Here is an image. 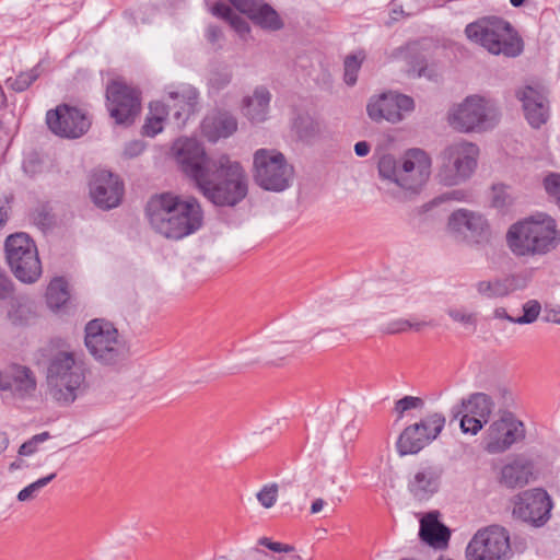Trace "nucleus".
I'll use <instances>...</instances> for the list:
<instances>
[{
  "mask_svg": "<svg viewBox=\"0 0 560 560\" xmlns=\"http://www.w3.org/2000/svg\"><path fill=\"white\" fill-rule=\"evenodd\" d=\"M9 446V438L7 433L0 432V454H2Z\"/></svg>",
  "mask_w": 560,
  "mask_h": 560,
  "instance_id": "60",
  "label": "nucleus"
},
{
  "mask_svg": "<svg viewBox=\"0 0 560 560\" xmlns=\"http://www.w3.org/2000/svg\"><path fill=\"white\" fill-rule=\"evenodd\" d=\"M420 538L433 547H444L451 536L450 529L439 521L438 512H430L420 520Z\"/></svg>",
  "mask_w": 560,
  "mask_h": 560,
  "instance_id": "27",
  "label": "nucleus"
},
{
  "mask_svg": "<svg viewBox=\"0 0 560 560\" xmlns=\"http://www.w3.org/2000/svg\"><path fill=\"white\" fill-rule=\"evenodd\" d=\"M423 405L424 401L420 397L405 396L395 402V411L398 413L399 418H401L406 411L422 408Z\"/></svg>",
  "mask_w": 560,
  "mask_h": 560,
  "instance_id": "44",
  "label": "nucleus"
},
{
  "mask_svg": "<svg viewBox=\"0 0 560 560\" xmlns=\"http://www.w3.org/2000/svg\"><path fill=\"white\" fill-rule=\"evenodd\" d=\"M412 326L409 329H415L417 331L421 330L424 326L429 325L427 322H411Z\"/></svg>",
  "mask_w": 560,
  "mask_h": 560,
  "instance_id": "62",
  "label": "nucleus"
},
{
  "mask_svg": "<svg viewBox=\"0 0 560 560\" xmlns=\"http://www.w3.org/2000/svg\"><path fill=\"white\" fill-rule=\"evenodd\" d=\"M170 96L176 101L175 106L178 107L174 113V118L177 121L182 120L184 122V120L195 110V105L197 103L196 91H189L187 95L178 92H172L170 93Z\"/></svg>",
  "mask_w": 560,
  "mask_h": 560,
  "instance_id": "33",
  "label": "nucleus"
},
{
  "mask_svg": "<svg viewBox=\"0 0 560 560\" xmlns=\"http://www.w3.org/2000/svg\"><path fill=\"white\" fill-rule=\"evenodd\" d=\"M371 151V145L366 141H359L354 144V152L358 156L364 158Z\"/></svg>",
  "mask_w": 560,
  "mask_h": 560,
  "instance_id": "54",
  "label": "nucleus"
},
{
  "mask_svg": "<svg viewBox=\"0 0 560 560\" xmlns=\"http://www.w3.org/2000/svg\"><path fill=\"white\" fill-rule=\"evenodd\" d=\"M278 498V486L276 483H270L264 486L260 491L257 493L258 502L266 509H270L275 505Z\"/></svg>",
  "mask_w": 560,
  "mask_h": 560,
  "instance_id": "42",
  "label": "nucleus"
},
{
  "mask_svg": "<svg viewBox=\"0 0 560 560\" xmlns=\"http://www.w3.org/2000/svg\"><path fill=\"white\" fill-rule=\"evenodd\" d=\"M460 429L464 433L476 435L487 422L468 412H462Z\"/></svg>",
  "mask_w": 560,
  "mask_h": 560,
  "instance_id": "43",
  "label": "nucleus"
},
{
  "mask_svg": "<svg viewBox=\"0 0 560 560\" xmlns=\"http://www.w3.org/2000/svg\"><path fill=\"white\" fill-rule=\"evenodd\" d=\"M509 187L503 184L492 186V206L503 209L512 203V197L508 191Z\"/></svg>",
  "mask_w": 560,
  "mask_h": 560,
  "instance_id": "40",
  "label": "nucleus"
},
{
  "mask_svg": "<svg viewBox=\"0 0 560 560\" xmlns=\"http://www.w3.org/2000/svg\"><path fill=\"white\" fill-rule=\"evenodd\" d=\"M164 128V122L159 120L158 118H152L147 116L145 122L142 126V135L147 137H154L159 132H161Z\"/></svg>",
  "mask_w": 560,
  "mask_h": 560,
  "instance_id": "45",
  "label": "nucleus"
},
{
  "mask_svg": "<svg viewBox=\"0 0 560 560\" xmlns=\"http://www.w3.org/2000/svg\"><path fill=\"white\" fill-rule=\"evenodd\" d=\"M269 549L275 552H285V553L292 552L294 550L293 546L281 544V542H276V541H273V544L271 546H269Z\"/></svg>",
  "mask_w": 560,
  "mask_h": 560,
  "instance_id": "56",
  "label": "nucleus"
},
{
  "mask_svg": "<svg viewBox=\"0 0 560 560\" xmlns=\"http://www.w3.org/2000/svg\"><path fill=\"white\" fill-rule=\"evenodd\" d=\"M167 115H168V109L165 104H163L160 101L150 103L148 116H150L152 118H158L159 120L164 122Z\"/></svg>",
  "mask_w": 560,
  "mask_h": 560,
  "instance_id": "46",
  "label": "nucleus"
},
{
  "mask_svg": "<svg viewBox=\"0 0 560 560\" xmlns=\"http://www.w3.org/2000/svg\"><path fill=\"white\" fill-rule=\"evenodd\" d=\"M5 256L14 276L33 283L42 275V264L35 243L25 233H15L5 240Z\"/></svg>",
  "mask_w": 560,
  "mask_h": 560,
  "instance_id": "11",
  "label": "nucleus"
},
{
  "mask_svg": "<svg viewBox=\"0 0 560 560\" xmlns=\"http://www.w3.org/2000/svg\"><path fill=\"white\" fill-rule=\"evenodd\" d=\"M505 242L517 258L541 257L559 246L560 229L555 218L540 212L510 225Z\"/></svg>",
  "mask_w": 560,
  "mask_h": 560,
  "instance_id": "3",
  "label": "nucleus"
},
{
  "mask_svg": "<svg viewBox=\"0 0 560 560\" xmlns=\"http://www.w3.org/2000/svg\"><path fill=\"white\" fill-rule=\"evenodd\" d=\"M325 506V501L323 499H316L313 501L311 505V513L316 514L319 513Z\"/></svg>",
  "mask_w": 560,
  "mask_h": 560,
  "instance_id": "58",
  "label": "nucleus"
},
{
  "mask_svg": "<svg viewBox=\"0 0 560 560\" xmlns=\"http://www.w3.org/2000/svg\"><path fill=\"white\" fill-rule=\"evenodd\" d=\"M174 148L182 171L211 203L233 208L246 198L249 180L240 161L226 153L208 156L195 139H179Z\"/></svg>",
  "mask_w": 560,
  "mask_h": 560,
  "instance_id": "1",
  "label": "nucleus"
},
{
  "mask_svg": "<svg viewBox=\"0 0 560 560\" xmlns=\"http://www.w3.org/2000/svg\"><path fill=\"white\" fill-rule=\"evenodd\" d=\"M428 435H425L420 427L415 423L407 427L397 441V451L400 455L416 454L424 446L430 444Z\"/></svg>",
  "mask_w": 560,
  "mask_h": 560,
  "instance_id": "31",
  "label": "nucleus"
},
{
  "mask_svg": "<svg viewBox=\"0 0 560 560\" xmlns=\"http://www.w3.org/2000/svg\"><path fill=\"white\" fill-rule=\"evenodd\" d=\"M84 343L90 354L103 365H118L128 357V347L117 328L103 319L86 324Z\"/></svg>",
  "mask_w": 560,
  "mask_h": 560,
  "instance_id": "7",
  "label": "nucleus"
},
{
  "mask_svg": "<svg viewBox=\"0 0 560 560\" xmlns=\"http://www.w3.org/2000/svg\"><path fill=\"white\" fill-rule=\"evenodd\" d=\"M541 311L540 303L536 300H529L523 305V315L516 317L515 324H532L534 323Z\"/></svg>",
  "mask_w": 560,
  "mask_h": 560,
  "instance_id": "39",
  "label": "nucleus"
},
{
  "mask_svg": "<svg viewBox=\"0 0 560 560\" xmlns=\"http://www.w3.org/2000/svg\"><path fill=\"white\" fill-rule=\"evenodd\" d=\"M122 192V183L113 173L105 170L92 173L90 195L98 208L108 210L117 207L121 201Z\"/></svg>",
  "mask_w": 560,
  "mask_h": 560,
  "instance_id": "19",
  "label": "nucleus"
},
{
  "mask_svg": "<svg viewBox=\"0 0 560 560\" xmlns=\"http://www.w3.org/2000/svg\"><path fill=\"white\" fill-rule=\"evenodd\" d=\"M413 109L412 97L394 92L372 97L366 106L368 115L372 120L376 122L386 120L392 124L401 121L405 114L411 113Z\"/></svg>",
  "mask_w": 560,
  "mask_h": 560,
  "instance_id": "18",
  "label": "nucleus"
},
{
  "mask_svg": "<svg viewBox=\"0 0 560 560\" xmlns=\"http://www.w3.org/2000/svg\"><path fill=\"white\" fill-rule=\"evenodd\" d=\"M293 127L301 139H308L318 131V125L310 116H299Z\"/></svg>",
  "mask_w": 560,
  "mask_h": 560,
  "instance_id": "38",
  "label": "nucleus"
},
{
  "mask_svg": "<svg viewBox=\"0 0 560 560\" xmlns=\"http://www.w3.org/2000/svg\"><path fill=\"white\" fill-rule=\"evenodd\" d=\"M145 211L152 229L172 240L188 236L202 225V209L194 197L160 194L149 200Z\"/></svg>",
  "mask_w": 560,
  "mask_h": 560,
  "instance_id": "2",
  "label": "nucleus"
},
{
  "mask_svg": "<svg viewBox=\"0 0 560 560\" xmlns=\"http://www.w3.org/2000/svg\"><path fill=\"white\" fill-rule=\"evenodd\" d=\"M88 366L75 352L60 350L47 364V394L59 406H70L85 392Z\"/></svg>",
  "mask_w": 560,
  "mask_h": 560,
  "instance_id": "5",
  "label": "nucleus"
},
{
  "mask_svg": "<svg viewBox=\"0 0 560 560\" xmlns=\"http://www.w3.org/2000/svg\"><path fill=\"white\" fill-rule=\"evenodd\" d=\"M237 119L226 110L208 114L201 124V132L210 142L231 137L237 130Z\"/></svg>",
  "mask_w": 560,
  "mask_h": 560,
  "instance_id": "23",
  "label": "nucleus"
},
{
  "mask_svg": "<svg viewBox=\"0 0 560 560\" xmlns=\"http://www.w3.org/2000/svg\"><path fill=\"white\" fill-rule=\"evenodd\" d=\"M479 156L477 144L459 140L448 144L440 155L436 177L445 186H455L469 179L475 173Z\"/></svg>",
  "mask_w": 560,
  "mask_h": 560,
  "instance_id": "9",
  "label": "nucleus"
},
{
  "mask_svg": "<svg viewBox=\"0 0 560 560\" xmlns=\"http://www.w3.org/2000/svg\"><path fill=\"white\" fill-rule=\"evenodd\" d=\"M494 317L500 319H506L511 323H515L516 317H513L508 314L504 307H498L494 310Z\"/></svg>",
  "mask_w": 560,
  "mask_h": 560,
  "instance_id": "57",
  "label": "nucleus"
},
{
  "mask_svg": "<svg viewBox=\"0 0 560 560\" xmlns=\"http://www.w3.org/2000/svg\"><path fill=\"white\" fill-rule=\"evenodd\" d=\"M36 317L35 304L25 296L15 298L8 305L5 318L13 327H27L35 322Z\"/></svg>",
  "mask_w": 560,
  "mask_h": 560,
  "instance_id": "28",
  "label": "nucleus"
},
{
  "mask_svg": "<svg viewBox=\"0 0 560 560\" xmlns=\"http://www.w3.org/2000/svg\"><path fill=\"white\" fill-rule=\"evenodd\" d=\"M441 470L433 466L419 469L409 480L408 489L417 500H427L440 487Z\"/></svg>",
  "mask_w": 560,
  "mask_h": 560,
  "instance_id": "26",
  "label": "nucleus"
},
{
  "mask_svg": "<svg viewBox=\"0 0 560 560\" xmlns=\"http://www.w3.org/2000/svg\"><path fill=\"white\" fill-rule=\"evenodd\" d=\"M494 402L492 398L485 393H472L467 398L462 399L458 410L455 416L462 412H468L472 416L480 418L482 421L488 422L493 411Z\"/></svg>",
  "mask_w": 560,
  "mask_h": 560,
  "instance_id": "30",
  "label": "nucleus"
},
{
  "mask_svg": "<svg viewBox=\"0 0 560 560\" xmlns=\"http://www.w3.org/2000/svg\"><path fill=\"white\" fill-rule=\"evenodd\" d=\"M467 560H510L513 551L509 532L499 525L483 527L466 547Z\"/></svg>",
  "mask_w": 560,
  "mask_h": 560,
  "instance_id": "12",
  "label": "nucleus"
},
{
  "mask_svg": "<svg viewBox=\"0 0 560 560\" xmlns=\"http://www.w3.org/2000/svg\"><path fill=\"white\" fill-rule=\"evenodd\" d=\"M294 168L283 153L273 149H258L253 155L255 183L268 191H283L290 187Z\"/></svg>",
  "mask_w": 560,
  "mask_h": 560,
  "instance_id": "10",
  "label": "nucleus"
},
{
  "mask_svg": "<svg viewBox=\"0 0 560 560\" xmlns=\"http://www.w3.org/2000/svg\"><path fill=\"white\" fill-rule=\"evenodd\" d=\"M547 320L560 325V308L549 311L547 314Z\"/></svg>",
  "mask_w": 560,
  "mask_h": 560,
  "instance_id": "59",
  "label": "nucleus"
},
{
  "mask_svg": "<svg viewBox=\"0 0 560 560\" xmlns=\"http://www.w3.org/2000/svg\"><path fill=\"white\" fill-rule=\"evenodd\" d=\"M447 230L454 237L469 245L488 243L492 236L488 219L480 212L465 208L450 214Z\"/></svg>",
  "mask_w": 560,
  "mask_h": 560,
  "instance_id": "13",
  "label": "nucleus"
},
{
  "mask_svg": "<svg viewBox=\"0 0 560 560\" xmlns=\"http://www.w3.org/2000/svg\"><path fill=\"white\" fill-rule=\"evenodd\" d=\"M432 160L421 149H410L400 158L390 153L381 155L377 162L380 178L405 195H417L431 175Z\"/></svg>",
  "mask_w": 560,
  "mask_h": 560,
  "instance_id": "4",
  "label": "nucleus"
},
{
  "mask_svg": "<svg viewBox=\"0 0 560 560\" xmlns=\"http://www.w3.org/2000/svg\"><path fill=\"white\" fill-rule=\"evenodd\" d=\"M259 544H260L261 546L267 547V548L269 549V546H271V545L273 544V541H271V540H270L269 538H267V537H262V538H260V539H259Z\"/></svg>",
  "mask_w": 560,
  "mask_h": 560,
  "instance_id": "64",
  "label": "nucleus"
},
{
  "mask_svg": "<svg viewBox=\"0 0 560 560\" xmlns=\"http://www.w3.org/2000/svg\"><path fill=\"white\" fill-rule=\"evenodd\" d=\"M40 75L39 65L31 70L20 72L15 78H9L5 84L16 93L26 91Z\"/></svg>",
  "mask_w": 560,
  "mask_h": 560,
  "instance_id": "35",
  "label": "nucleus"
},
{
  "mask_svg": "<svg viewBox=\"0 0 560 560\" xmlns=\"http://www.w3.org/2000/svg\"><path fill=\"white\" fill-rule=\"evenodd\" d=\"M49 130L58 137L78 139L88 132L91 126L89 117L81 109L61 104L46 114Z\"/></svg>",
  "mask_w": 560,
  "mask_h": 560,
  "instance_id": "17",
  "label": "nucleus"
},
{
  "mask_svg": "<svg viewBox=\"0 0 560 560\" xmlns=\"http://www.w3.org/2000/svg\"><path fill=\"white\" fill-rule=\"evenodd\" d=\"M425 69H427V68H425V63H424V61H421V62L419 63V68H418V69H416V68L413 67L412 71L417 72V77H422V75H425Z\"/></svg>",
  "mask_w": 560,
  "mask_h": 560,
  "instance_id": "61",
  "label": "nucleus"
},
{
  "mask_svg": "<svg viewBox=\"0 0 560 560\" xmlns=\"http://www.w3.org/2000/svg\"><path fill=\"white\" fill-rule=\"evenodd\" d=\"M50 439V433L45 431L39 434L33 435L30 440L24 442L19 448V455L30 456L37 451L40 443Z\"/></svg>",
  "mask_w": 560,
  "mask_h": 560,
  "instance_id": "41",
  "label": "nucleus"
},
{
  "mask_svg": "<svg viewBox=\"0 0 560 560\" xmlns=\"http://www.w3.org/2000/svg\"><path fill=\"white\" fill-rule=\"evenodd\" d=\"M206 38L211 44H217L223 38L222 30L217 25H209L206 30Z\"/></svg>",
  "mask_w": 560,
  "mask_h": 560,
  "instance_id": "52",
  "label": "nucleus"
},
{
  "mask_svg": "<svg viewBox=\"0 0 560 560\" xmlns=\"http://www.w3.org/2000/svg\"><path fill=\"white\" fill-rule=\"evenodd\" d=\"M470 195L465 190H453L444 194L441 199L442 200H456V201H467Z\"/></svg>",
  "mask_w": 560,
  "mask_h": 560,
  "instance_id": "53",
  "label": "nucleus"
},
{
  "mask_svg": "<svg viewBox=\"0 0 560 560\" xmlns=\"http://www.w3.org/2000/svg\"><path fill=\"white\" fill-rule=\"evenodd\" d=\"M445 417L440 412H433L428 415L417 424L420 427V430L428 435L429 440L432 442L435 440L440 433L442 432L445 425Z\"/></svg>",
  "mask_w": 560,
  "mask_h": 560,
  "instance_id": "36",
  "label": "nucleus"
},
{
  "mask_svg": "<svg viewBox=\"0 0 560 560\" xmlns=\"http://www.w3.org/2000/svg\"><path fill=\"white\" fill-rule=\"evenodd\" d=\"M515 96L522 103L525 118L530 127L538 129L547 122L549 102L545 89L525 85L515 91Z\"/></svg>",
  "mask_w": 560,
  "mask_h": 560,
  "instance_id": "20",
  "label": "nucleus"
},
{
  "mask_svg": "<svg viewBox=\"0 0 560 560\" xmlns=\"http://www.w3.org/2000/svg\"><path fill=\"white\" fill-rule=\"evenodd\" d=\"M143 150L141 142L135 141L126 147L125 153L129 156L138 155Z\"/></svg>",
  "mask_w": 560,
  "mask_h": 560,
  "instance_id": "55",
  "label": "nucleus"
},
{
  "mask_svg": "<svg viewBox=\"0 0 560 560\" xmlns=\"http://www.w3.org/2000/svg\"><path fill=\"white\" fill-rule=\"evenodd\" d=\"M467 38L489 54L514 58L524 50V43L510 22L498 16H486L465 27Z\"/></svg>",
  "mask_w": 560,
  "mask_h": 560,
  "instance_id": "6",
  "label": "nucleus"
},
{
  "mask_svg": "<svg viewBox=\"0 0 560 560\" xmlns=\"http://www.w3.org/2000/svg\"><path fill=\"white\" fill-rule=\"evenodd\" d=\"M211 13L229 22L236 12L224 2H215L211 8Z\"/></svg>",
  "mask_w": 560,
  "mask_h": 560,
  "instance_id": "48",
  "label": "nucleus"
},
{
  "mask_svg": "<svg viewBox=\"0 0 560 560\" xmlns=\"http://www.w3.org/2000/svg\"><path fill=\"white\" fill-rule=\"evenodd\" d=\"M69 298L70 293L67 281L63 278L52 279L46 292L48 306L52 310H58L68 302Z\"/></svg>",
  "mask_w": 560,
  "mask_h": 560,
  "instance_id": "32",
  "label": "nucleus"
},
{
  "mask_svg": "<svg viewBox=\"0 0 560 560\" xmlns=\"http://www.w3.org/2000/svg\"><path fill=\"white\" fill-rule=\"evenodd\" d=\"M5 106H7V96L4 94L2 86L0 85V108L5 107Z\"/></svg>",
  "mask_w": 560,
  "mask_h": 560,
  "instance_id": "63",
  "label": "nucleus"
},
{
  "mask_svg": "<svg viewBox=\"0 0 560 560\" xmlns=\"http://www.w3.org/2000/svg\"><path fill=\"white\" fill-rule=\"evenodd\" d=\"M107 108L118 125H131L140 113V93L121 82H113L106 91Z\"/></svg>",
  "mask_w": 560,
  "mask_h": 560,
  "instance_id": "16",
  "label": "nucleus"
},
{
  "mask_svg": "<svg viewBox=\"0 0 560 560\" xmlns=\"http://www.w3.org/2000/svg\"><path fill=\"white\" fill-rule=\"evenodd\" d=\"M230 3L264 30L279 31L283 27V21L277 11L261 0H230Z\"/></svg>",
  "mask_w": 560,
  "mask_h": 560,
  "instance_id": "22",
  "label": "nucleus"
},
{
  "mask_svg": "<svg viewBox=\"0 0 560 560\" xmlns=\"http://www.w3.org/2000/svg\"><path fill=\"white\" fill-rule=\"evenodd\" d=\"M37 382L34 372L21 364H10L0 374V389L9 390L18 398L34 395Z\"/></svg>",
  "mask_w": 560,
  "mask_h": 560,
  "instance_id": "21",
  "label": "nucleus"
},
{
  "mask_svg": "<svg viewBox=\"0 0 560 560\" xmlns=\"http://www.w3.org/2000/svg\"><path fill=\"white\" fill-rule=\"evenodd\" d=\"M448 315L455 322H459L464 325H475L476 324V316L471 313H466L462 310H448Z\"/></svg>",
  "mask_w": 560,
  "mask_h": 560,
  "instance_id": "49",
  "label": "nucleus"
},
{
  "mask_svg": "<svg viewBox=\"0 0 560 560\" xmlns=\"http://www.w3.org/2000/svg\"><path fill=\"white\" fill-rule=\"evenodd\" d=\"M271 95L264 86L255 89L253 96L243 100V114L253 122L265 121Z\"/></svg>",
  "mask_w": 560,
  "mask_h": 560,
  "instance_id": "29",
  "label": "nucleus"
},
{
  "mask_svg": "<svg viewBox=\"0 0 560 560\" xmlns=\"http://www.w3.org/2000/svg\"><path fill=\"white\" fill-rule=\"evenodd\" d=\"M525 438L524 423L511 412H504L487 429L483 443L489 454H500Z\"/></svg>",
  "mask_w": 560,
  "mask_h": 560,
  "instance_id": "15",
  "label": "nucleus"
},
{
  "mask_svg": "<svg viewBox=\"0 0 560 560\" xmlns=\"http://www.w3.org/2000/svg\"><path fill=\"white\" fill-rule=\"evenodd\" d=\"M365 59L362 50L348 55L343 60V81L347 85L353 86L358 81V73Z\"/></svg>",
  "mask_w": 560,
  "mask_h": 560,
  "instance_id": "34",
  "label": "nucleus"
},
{
  "mask_svg": "<svg viewBox=\"0 0 560 560\" xmlns=\"http://www.w3.org/2000/svg\"><path fill=\"white\" fill-rule=\"evenodd\" d=\"M533 468L532 460L516 456L501 468L499 482L509 489L523 488L529 482Z\"/></svg>",
  "mask_w": 560,
  "mask_h": 560,
  "instance_id": "25",
  "label": "nucleus"
},
{
  "mask_svg": "<svg viewBox=\"0 0 560 560\" xmlns=\"http://www.w3.org/2000/svg\"><path fill=\"white\" fill-rule=\"evenodd\" d=\"M412 326L411 322L408 319H398L388 324L386 328L387 334H398L409 329Z\"/></svg>",
  "mask_w": 560,
  "mask_h": 560,
  "instance_id": "51",
  "label": "nucleus"
},
{
  "mask_svg": "<svg viewBox=\"0 0 560 560\" xmlns=\"http://www.w3.org/2000/svg\"><path fill=\"white\" fill-rule=\"evenodd\" d=\"M56 472H51L48 476L39 478L38 480L23 488L18 494V500L24 502L36 498L40 489H43L50 481H52L56 478Z\"/></svg>",
  "mask_w": 560,
  "mask_h": 560,
  "instance_id": "37",
  "label": "nucleus"
},
{
  "mask_svg": "<svg viewBox=\"0 0 560 560\" xmlns=\"http://www.w3.org/2000/svg\"><path fill=\"white\" fill-rule=\"evenodd\" d=\"M500 117V109L493 101L470 95L451 109L448 122L460 132H480L494 128Z\"/></svg>",
  "mask_w": 560,
  "mask_h": 560,
  "instance_id": "8",
  "label": "nucleus"
},
{
  "mask_svg": "<svg viewBox=\"0 0 560 560\" xmlns=\"http://www.w3.org/2000/svg\"><path fill=\"white\" fill-rule=\"evenodd\" d=\"M228 23L242 37L247 35L250 31L247 21L237 13H235Z\"/></svg>",
  "mask_w": 560,
  "mask_h": 560,
  "instance_id": "47",
  "label": "nucleus"
},
{
  "mask_svg": "<svg viewBox=\"0 0 560 560\" xmlns=\"http://www.w3.org/2000/svg\"><path fill=\"white\" fill-rule=\"evenodd\" d=\"M527 285L526 279L521 275H508L502 278L482 280L476 284L477 292L488 299L504 298Z\"/></svg>",
  "mask_w": 560,
  "mask_h": 560,
  "instance_id": "24",
  "label": "nucleus"
},
{
  "mask_svg": "<svg viewBox=\"0 0 560 560\" xmlns=\"http://www.w3.org/2000/svg\"><path fill=\"white\" fill-rule=\"evenodd\" d=\"M553 503L548 492L534 488L518 493L513 502V516L534 527H542L551 517Z\"/></svg>",
  "mask_w": 560,
  "mask_h": 560,
  "instance_id": "14",
  "label": "nucleus"
},
{
  "mask_svg": "<svg viewBox=\"0 0 560 560\" xmlns=\"http://www.w3.org/2000/svg\"><path fill=\"white\" fill-rule=\"evenodd\" d=\"M13 291V283L5 271L0 270V300L10 296Z\"/></svg>",
  "mask_w": 560,
  "mask_h": 560,
  "instance_id": "50",
  "label": "nucleus"
}]
</instances>
